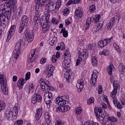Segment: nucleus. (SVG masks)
I'll return each mask as SVG.
<instances>
[{"mask_svg": "<svg viewBox=\"0 0 125 125\" xmlns=\"http://www.w3.org/2000/svg\"><path fill=\"white\" fill-rule=\"evenodd\" d=\"M4 75L3 74L0 75V84L3 83L1 85V88L2 89V92L4 94V95H7L8 94V88H7V83L4 82Z\"/></svg>", "mask_w": 125, "mask_h": 125, "instance_id": "1", "label": "nucleus"}, {"mask_svg": "<svg viewBox=\"0 0 125 125\" xmlns=\"http://www.w3.org/2000/svg\"><path fill=\"white\" fill-rule=\"evenodd\" d=\"M45 20L46 21L44 22H43L42 27L43 29V31H44L43 33H46L49 30V28H50V25L48 24V23H49V18L50 17V14L49 13H47L46 14H45Z\"/></svg>", "mask_w": 125, "mask_h": 125, "instance_id": "2", "label": "nucleus"}, {"mask_svg": "<svg viewBox=\"0 0 125 125\" xmlns=\"http://www.w3.org/2000/svg\"><path fill=\"white\" fill-rule=\"evenodd\" d=\"M39 57V54H38V52L36 51V49H32L30 51V52L29 54L28 58V62L29 63H32L33 62V58L34 61L37 59Z\"/></svg>", "mask_w": 125, "mask_h": 125, "instance_id": "3", "label": "nucleus"}, {"mask_svg": "<svg viewBox=\"0 0 125 125\" xmlns=\"http://www.w3.org/2000/svg\"><path fill=\"white\" fill-rule=\"evenodd\" d=\"M21 41H19L16 43V45L15 47V49L13 51V55L14 58L15 59H18V57H19V54H20V48H21Z\"/></svg>", "mask_w": 125, "mask_h": 125, "instance_id": "4", "label": "nucleus"}, {"mask_svg": "<svg viewBox=\"0 0 125 125\" xmlns=\"http://www.w3.org/2000/svg\"><path fill=\"white\" fill-rule=\"evenodd\" d=\"M25 37L27 39L28 42H32L34 41V33L33 32L30 31V29L27 28L24 32Z\"/></svg>", "mask_w": 125, "mask_h": 125, "instance_id": "5", "label": "nucleus"}, {"mask_svg": "<svg viewBox=\"0 0 125 125\" xmlns=\"http://www.w3.org/2000/svg\"><path fill=\"white\" fill-rule=\"evenodd\" d=\"M53 99V95H52V93L49 92L48 96L44 98V101L45 102L47 108H50V106L52 105Z\"/></svg>", "mask_w": 125, "mask_h": 125, "instance_id": "6", "label": "nucleus"}, {"mask_svg": "<svg viewBox=\"0 0 125 125\" xmlns=\"http://www.w3.org/2000/svg\"><path fill=\"white\" fill-rule=\"evenodd\" d=\"M42 100V97L40 94H35L33 95L32 99V103L38 105L39 103H41Z\"/></svg>", "mask_w": 125, "mask_h": 125, "instance_id": "7", "label": "nucleus"}, {"mask_svg": "<svg viewBox=\"0 0 125 125\" xmlns=\"http://www.w3.org/2000/svg\"><path fill=\"white\" fill-rule=\"evenodd\" d=\"M97 74H98V72L97 70L93 71L90 81L92 86H95L96 83H97Z\"/></svg>", "mask_w": 125, "mask_h": 125, "instance_id": "8", "label": "nucleus"}, {"mask_svg": "<svg viewBox=\"0 0 125 125\" xmlns=\"http://www.w3.org/2000/svg\"><path fill=\"white\" fill-rule=\"evenodd\" d=\"M113 40V37H111L110 38H104L102 39V41L98 42V44L100 47H104L108 43H110L111 42V41Z\"/></svg>", "mask_w": 125, "mask_h": 125, "instance_id": "9", "label": "nucleus"}, {"mask_svg": "<svg viewBox=\"0 0 125 125\" xmlns=\"http://www.w3.org/2000/svg\"><path fill=\"white\" fill-rule=\"evenodd\" d=\"M55 104H57L59 106H65L66 105V100L64 98V97H57L55 100Z\"/></svg>", "mask_w": 125, "mask_h": 125, "instance_id": "10", "label": "nucleus"}, {"mask_svg": "<svg viewBox=\"0 0 125 125\" xmlns=\"http://www.w3.org/2000/svg\"><path fill=\"white\" fill-rule=\"evenodd\" d=\"M16 30V25H13L11 26L10 30L8 31L9 33L7 37L6 42H8V41L10 40L11 37H12V36L14 35V33H15Z\"/></svg>", "mask_w": 125, "mask_h": 125, "instance_id": "11", "label": "nucleus"}, {"mask_svg": "<svg viewBox=\"0 0 125 125\" xmlns=\"http://www.w3.org/2000/svg\"><path fill=\"white\" fill-rule=\"evenodd\" d=\"M120 86V83H118V82L115 81L113 83V87L114 89L111 93V96L112 98H114L116 96V94H117V90H118V88Z\"/></svg>", "mask_w": 125, "mask_h": 125, "instance_id": "12", "label": "nucleus"}, {"mask_svg": "<svg viewBox=\"0 0 125 125\" xmlns=\"http://www.w3.org/2000/svg\"><path fill=\"white\" fill-rule=\"evenodd\" d=\"M83 16V12L80 8L76 9L74 12V17L76 19H81Z\"/></svg>", "mask_w": 125, "mask_h": 125, "instance_id": "13", "label": "nucleus"}, {"mask_svg": "<svg viewBox=\"0 0 125 125\" xmlns=\"http://www.w3.org/2000/svg\"><path fill=\"white\" fill-rule=\"evenodd\" d=\"M84 78H82V79H79L78 81V84H77V87L78 90L79 92H81L82 90L83 89V85H84Z\"/></svg>", "mask_w": 125, "mask_h": 125, "instance_id": "14", "label": "nucleus"}, {"mask_svg": "<svg viewBox=\"0 0 125 125\" xmlns=\"http://www.w3.org/2000/svg\"><path fill=\"white\" fill-rule=\"evenodd\" d=\"M42 115V108L40 107L36 110V114L35 115V118L37 121H39L41 119Z\"/></svg>", "mask_w": 125, "mask_h": 125, "instance_id": "15", "label": "nucleus"}, {"mask_svg": "<svg viewBox=\"0 0 125 125\" xmlns=\"http://www.w3.org/2000/svg\"><path fill=\"white\" fill-rule=\"evenodd\" d=\"M28 22H29V18L28 17L25 15L23 16L21 21V24L27 27Z\"/></svg>", "mask_w": 125, "mask_h": 125, "instance_id": "16", "label": "nucleus"}, {"mask_svg": "<svg viewBox=\"0 0 125 125\" xmlns=\"http://www.w3.org/2000/svg\"><path fill=\"white\" fill-rule=\"evenodd\" d=\"M62 66L64 68L70 67L71 66V59H68L67 58H64V61L62 62Z\"/></svg>", "mask_w": 125, "mask_h": 125, "instance_id": "17", "label": "nucleus"}, {"mask_svg": "<svg viewBox=\"0 0 125 125\" xmlns=\"http://www.w3.org/2000/svg\"><path fill=\"white\" fill-rule=\"evenodd\" d=\"M26 83V80L23 78H20L18 81V86L20 89H22L24 86V83Z\"/></svg>", "mask_w": 125, "mask_h": 125, "instance_id": "18", "label": "nucleus"}, {"mask_svg": "<svg viewBox=\"0 0 125 125\" xmlns=\"http://www.w3.org/2000/svg\"><path fill=\"white\" fill-rule=\"evenodd\" d=\"M10 112L11 113L12 117L15 118L18 115V108L17 106H15L13 108L11 109Z\"/></svg>", "mask_w": 125, "mask_h": 125, "instance_id": "19", "label": "nucleus"}, {"mask_svg": "<svg viewBox=\"0 0 125 125\" xmlns=\"http://www.w3.org/2000/svg\"><path fill=\"white\" fill-rule=\"evenodd\" d=\"M23 13V7L20 6L17 10V12L16 13V16H17L18 19H19L21 17V15Z\"/></svg>", "mask_w": 125, "mask_h": 125, "instance_id": "20", "label": "nucleus"}, {"mask_svg": "<svg viewBox=\"0 0 125 125\" xmlns=\"http://www.w3.org/2000/svg\"><path fill=\"white\" fill-rule=\"evenodd\" d=\"M44 118L45 119L47 125H50V124H51V120H50V116L48 113H46L44 114Z\"/></svg>", "mask_w": 125, "mask_h": 125, "instance_id": "21", "label": "nucleus"}, {"mask_svg": "<svg viewBox=\"0 0 125 125\" xmlns=\"http://www.w3.org/2000/svg\"><path fill=\"white\" fill-rule=\"evenodd\" d=\"M39 83H41V87L42 90L43 88H44L46 86V84H47V83L49 82L48 81L43 82V79H41L39 81Z\"/></svg>", "mask_w": 125, "mask_h": 125, "instance_id": "22", "label": "nucleus"}, {"mask_svg": "<svg viewBox=\"0 0 125 125\" xmlns=\"http://www.w3.org/2000/svg\"><path fill=\"white\" fill-rule=\"evenodd\" d=\"M56 6L55 8V12H58L59 10V8L61 7V1L60 0H57L56 2Z\"/></svg>", "mask_w": 125, "mask_h": 125, "instance_id": "23", "label": "nucleus"}, {"mask_svg": "<svg viewBox=\"0 0 125 125\" xmlns=\"http://www.w3.org/2000/svg\"><path fill=\"white\" fill-rule=\"evenodd\" d=\"M91 24V17H88L86 21V25H85V29L87 30L89 29V27H90V25Z\"/></svg>", "mask_w": 125, "mask_h": 125, "instance_id": "24", "label": "nucleus"}, {"mask_svg": "<svg viewBox=\"0 0 125 125\" xmlns=\"http://www.w3.org/2000/svg\"><path fill=\"white\" fill-rule=\"evenodd\" d=\"M53 87L49 85V82H47L46 86L44 88H43L42 90L43 91H45V90H51L52 91H53Z\"/></svg>", "mask_w": 125, "mask_h": 125, "instance_id": "25", "label": "nucleus"}, {"mask_svg": "<svg viewBox=\"0 0 125 125\" xmlns=\"http://www.w3.org/2000/svg\"><path fill=\"white\" fill-rule=\"evenodd\" d=\"M88 56V53L86 51H84L82 53H81V56H80V58L81 59H83L84 60H85L87 58Z\"/></svg>", "mask_w": 125, "mask_h": 125, "instance_id": "26", "label": "nucleus"}, {"mask_svg": "<svg viewBox=\"0 0 125 125\" xmlns=\"http://www.w3.org/2000/svg\"><path fill=\"white\" fill-rule=\"evenodd\" d=\"M113 68H114V65L112 64L107 67V73L110 75L113 73Z\"/></svg>", "mask_w": 125, "mask_h": 125, "instance_id": "27", "label": "nucleus"}, {"mask_svg": "<svg viewBox=\"0 0 125 125\" xmlns=\"http://www.w3.org/2000/svg\"><path fill=\"white\" fill-rule=\"evenodd\" d=\"M60 34H62L64 38H67L68 37V31L66 30V28L65 27L62 28Z\"/></svg>", "mask_w": 125, "mask_h": 125, "instance_id": "28", "label": "nucleus"}, {"mask_svg": "<svg viewBox=\"0 0 125 125\" xmlns=\"http://www.w3.org/2000/svg\"><path fill=\"white\" fill-rule=\"evenodd\" d=\"M9 3L10 5H12V7H13V11L14 12V10L16 9V6H15V5L17 3V1L16 0H10Z\"/></svg>", "mask_w": 125, "mask_h": 125, "instance_id": "29", "label": "nucleus"}, {"mask_svg": "<svg viewBox=\"0 0 125 125\" xmlns=\"http://www.w3.org/2000/svg\"><path fill=\"white\" fill-rule=\"evenodd\" d=\"M100 55H104V56H108L109 55V50L108 49H104L99 53Z\"/></svg>", "mask_w": 125, "mask_h": 125, "instance_id": "30", "label": "nucleus"}, {"mask_svg": "<svg viewBox=\"0 0 125 125\" xmlns=\"http://www.w3.org/2000/svg\"><path fill=\"white\" fill-rule=\"evenodd\" d=\"M46 0H37L36 4L40 6H43Z\"/></svg>", "mask_w": 125, "mask_h": 125, "instance_id": "31", "label": "nucleus"}, {"mask_svg": "<svg viewBox=\"0 0 125 125\" xmlns=\"http://www.w3.org/2000/svg\"><path fill=\"white\" fill-rule=\"evenodd\" d=\"M5 108V103L1 100H0V112H1Z\"/></svg>", "mask_w": 125, "mask_h": 125, "instance_id": "32", "label": "nucleus"}, {"mask_svg": "<svg viewBox=\"0 0 125 125\" xmlns=\"http://www.w3.org/2000/svg\"><path fill=\"white\" fill-rule=\"evenodd\" d=\"M54 71V68L49 67V71L48 72L47 75H46L47 78H50L52 76L53 71Z\"/></svg>", "mask_w": 125, "mask_h": 125, "instance_id": "33", "label": "nucleus"}, {"mask_svg": "<svg viewBox=\"0 0 125 125\" xmlns=\"http://www.w3.org/2000/svg\"><path fill=\"white\" fill-rule=\"evenodd\" d=\"M98 61L97 58L95 56L92 58V64L93 66H97Z\"/></svg>", "mask_w": 125, "mask_h": 125, "instance_id": "34", "label": "nucleus"}, {"mask_svg": "<svg viewBox=\"0 0 125 125\" xmlns=\"http://www.w3.org/2000/svg\"><path fill=\"white\" fill-rule=\"evenodd\" d=\"M64 55V58H67V59L71 60V54H70V52H69V51H65Z\"/></svg>", "mask_w": 125, "mask_h": 125, "instance_id": "35", "label": "nucleus"}, {"mask_svg": "<svg viewBox=\"0 0 125 125\" xmlns=\"http://www.w3.org/2000/svg\"><path fill=\"white\" fill-rule=\"evenodd\" d=\"M82 111H83V109L82 108V107H77L75 109V114L76 115H81V114H82Z\"/></svg>", "mask_w": 125, "mask_h": 125, "instance_id": "36", "label": "nucleus"}, {"mask_svg": "<svg viewBox=\"0 0 125 125\" xmlns=\"http://www.w3.org/2000/svg\"><path fill=\"white\" fill-rule=\"evenodd\" d=\"M113 102L115 105L117 106V107L118 109H122L123 108V106H122V105H121V104H120V103L119 102H117V101L113 100Z\"/></svg>", "mask_w": 125, "mask_h": 125, "instance_id": "37", "label": "nucleus"}, {"mask_svg": "<svg viewBox=\"0 0 125 125\" xmlns=\"http://www.w3.org/2000/svg\"><path fill=\"white\" fill-rule=\"evenodd\" d=\"M41 7H42V6L36 4L35 8V15H39L40 13V8H41Z\"/></svg>", "mask_w": 125, "mask_h": 125, "instance_id": "38", "label": "nucleus"}, {"mask_svg": "<svg viewBox=\"0 0 125 125\" xmlns=\"http://www.w3.org/2000/svg\"><path fill=\"white\" fill-rule=\"evenodd\" d=\"M108 121H110V122H112V123H117L118 122V119L113 116H110L108 117Z\"/></svg>", "mask_w": 125, "mask_h": 125, "instance_id": "39", "label": "nucleus"}, {"mask_svg": "<svg viewBox=\"0 0 125 125\" xmlns=\"http://www.w3.org/2000/svg\"><path fill=\"white\" fill-rule=\"evenodd\" d=\"M5 116L6 117L7 119H9V118L12 117V114H11V112L10 111H6L5 112Z\"/></svg>", "mask_w": 125, "mask_h": 125, "instance_id": "40", "label": "nucleus"}, {"mask_svg": "<svg viewBox=\"0 0 125 125\" xmlns=\"http://www.w3.org/2000/svg\"><path fill=\"white\" fill-rule=\"evenodd\" d=\"M99 30H100L99 29V27L98 26V25H96L92 29V31L93 32V33H97V32H98V31H99Z\"/></svg>", "mask_w": 125, "mask_h": 125, "instance_id": "41", "label": "nucleus"}, {"mask_svg": "<svg viewBox=\"0 0 125 125\" xmlns=\"http://www.w3.org/2000/svg\"><path fill=\"white\" fill-rule=\"evenodd\" d=\"M100 17H101V16L100 15H96L95 18H94V22L95 23H97L98 22H99Z\"/></svg>", "mask_w": 125, "mask_h": 125, "instance_id": "42", "label": "nucleus"}, {"mask_svg": "<svg viewBox=\"0 0 125 125\" xmlns=\"http://www.w3.org/2000/svg\"><path fill=\"white\" fill-rule=\"evenodd\" d=\"M113 47L114 49L116 50L118 52H121V50H120V47L116 43H113Z\"/></svg>", "mask_w": 125, "mask_h": 125, "instance_id": "43", "label": "nucleus"}, {"mask_svg": "<svg viewBox=\"0 0 125 125\" xmlns=\"http://www.w3.org/2000/svg\"><path fill=\"white\" fill-rule=\"evenodd\" d=\"M99 111H98V107H95L94 108V113L96 116V117L99 119V118H100V115L98 114Z\"/></svg>", "mask_w": 125, "mask_h": 125, "instance_id": "44", "label": "nucleus"}, {"mask_svg": "<svg viewBox=\"0 0 125 125\" xmlns=\"http://www.w3.org/2000/svg\"><path fill=\"white\" fill-rule=\"evenodd\" d=\"M62 112H65L66 111H69V110H70V107L68 105H64L63 106H62Z\"/></svg>", "mask_w": 125, "mask_h": 125, "instance_id": "45", "label": "nucleus"}, {"mask_svg": "<svg viewBox=\"0 0 125 125\" xmlns=\"http://www.w3.org/2000/svg\"><path fill=\"white\" fill-rule=\"evenodd\" d=\"M89 10L90 12H94L96 10V7L94 5H92L89 7Z\"/></svg>", "mask_w": 125, "mask_h": 125, "instance_id": "46", "label": "nucleus"}, {"mask_svg": "<svg viewBox=\"0 0 125 125\" xmlns=\"http://www.w3.org/2000/svg\"><path fill=\"white\" fill-rule=\"evenodd\" d=\"M48 10L49 12H53V11H55V8L54 6H53V5H51L48 6Z\"/></svg>", "mask_w": 125, "mask_h": 125, "instance_id": "47", "label": "nucleus"}, {"mask_svg": "<svg viewBox=\"0 0 125 125\" xmlns=\"http://www.w3.org/2000/svg\"><path fill=\"white\" fill-rule=\"evenodd\" d=\"M26 27L27 26L23 25L22 24H20L19 29V33H20V34H21V33H22V31H23L24 28H26Z\"/></svg>", "mask_w": 125, "mask_h": 125, "instance_id": "48", "label": "nucleus"}, {"mask_svg": "<svg viewBox=\"0 0 125 125\" xmlns=\"http://www.w3.org/2000/svg\"><path fill=\"white\" fill-rule=\"evenodd\" d=\"M23 125V120H17L14 123V125Z\"/></svg>", "mask_w": 125, "mask_h": 125, "instance_id": "49", "label": "nucleus"}, {"mask_svg": "<svg viewBox=\"0 0 125 125\" xmlns=\"http://www.w3.org/2000/svg\"><path fill=\"white\" fill-rule=\"evenodd\" d=\"M33 21H34V22H35V23H37V24H38V23H39V22L40 21L39 20V15H36L34 16Z\"/></svg>", "mask_w": 125, "mask_h": 125, "instance_id": "50", "label": "nucleus"}, {"mask_svg": "<svg viewBox=\"0 0 125 125\" xmlns=\"http://www.w3.org/2000/svg\"><path fill=\"white\" fill-rule=\"evenodd\" d=\"M30 78H31V72H28L25 74V81H28V80H30Z\"/></svg>", "mask_w": 125, "mask_h": 125, "instance_id": "51", "label": "nucleus"}, {"mask_svg": "<svg viewBox=\"0 0 125 125\" xmlns=\"http://www.w3.org/2000/svg\"><path fill=\"white\" fill-rule=\"evenodd\" d=\"M94 99L93 98H90L87 101V103L89 105H90V104H92V103H94Z\"/></svg>", "mask_w": 125, "mask_h": 125, "instance_id": "52", "label": "nucleus"}, {"mask_svg": "<svg viewBox=\"0 0 125 125\" xmlns=\"http://www.w3.org/2000/svg\"><path fill=\"white\" fill-rule=\"evenodd\" d=\"M70 13V11H69V9L66 8L63 11V15L64 16H67L68 14Z\"/></svg>", "mask_w": 125, "mask_h": 125, "instance_id": "53", "label": "nucleus"}, {"mask_svg": "<svg viewBox=\"0 0 125 125\" xmlns=\"http://www.w3.org/2000/svg\"><path fill=\"white\" fill-rule=\"evenodd\" d=\"M113 26H114L113 24H112L110 22H109L108 24L106 25V27L108 30H111L112 28H113Z\"/></svg>", "mask_w": 125, "mask_h": 125, "instance_id": "54", "label": "nucleus"}, {"mask_svg": "<svg viewBox=\"0 0 125 125\" xmlns=\"http://www.w3.org/2000/svg\"><path fill=\"white\" fill-rule=\"evenodd\" d=\"M60 47L61 48V50H64L65 49V44L63 42H60Z\"/></svg>", "mask_w": 125, "mask_h": 125, "instance_id": "55", "label": "nucleus"}, {"mask_svg": "<svg viewBox=\"0 0 125 125\" xmlns=\"http://www.w3.org/2000/svg\"><path fill=\"white\" fill-rule=\"evenodd\" d=\"M115 21H116V18L113 17L111 18L109 21V23H110V24H112V25H114L115 24Z\"/></svg>", "mask_w": 125, "mask_h": 125, "instance_id": "56", "label": "nucleus"}, {"mask_svg": "<svg viewBox=\"0 0 125 125\" xmlns=\"http://www.w3.org/2000/svg\"><path fill=\"white\" fill-rule=\"evenodd\" d=\"M103 89H102V86L99 85L98 89V92L99 94H101L102 93Z\"/></svg>", "mask_w": 125, "mask_h": 125, "instance_id": "57", "label": "nucleus"}, {"mask_svg": "<svg viewBox=\"0 0 125 125\" xmlns=\"http://www.w3.org/2000/svg\"><path fill=\"white\" fill-rule=\"evenodd\" d=\"M57 57H56V56L55 55H53L52 57V61L53 63H55L57 60Z\"/></svg>", "mask_w": 125, "mask_h": 125, "instance_id": "58", "label": "nucleus"}, {"mask_svg": "<svg viewBox=\"0 0 125 125\" xmlns=\"http://www.w3.org/2000/svg\"><path fill=\"white\" fill-rule=\"evenodd\" d=\"M59 22V21L55 19V18L52 19V23L53 24H58Z\"/></svg>", "mask_w": 125, "mask_h": 125, "instance_id": "59", "label": "nucleus"}, {"mask_svg": "<svg viewBox=\"0 0 125 125\" xmlns=\"http://www.w3.org/2000/svg\"><path fill=\"white\" fill-rule=\"evenodd\" d=\"M46 62V59L43 58L40 60V64H44Z\"/></svg>", "mask_w": 125, "mask_h": 125, "instance_id": "60", "label": "nucleus"}, {"mask_svg": "<svg viewBox=\"0 0 125 125\" xmlns=\"http://www.w3.org/2000/svg\"><path fill=\"white\" fill-rule=\"evenodd\" d=\"M87 48L90 50L94 49V46L92 44H89L87 45Z\"/></svg>", "mask_w": 125, "mask_h": 125, "instance_id": "61", "label": "nucleus"}, {"mask_svg": "<svg viewBox=\"0 0 125 125\" xmlns=\"http://www.w3.org/2000/svg\"><path fill=\"white\" fill-rule=\"evenodd\" d=\"M28 87L30 90H32V89H35V87L34 86V84H33V83L30 84L29 86H28Z\"/></svg>", "mask_w": 125, "mask_h": 125, "instance_id": "62", "label": "nucleus"}, {"mask_svg": "<svg viewBox=\"0 0 125 125\" xmlns=\"http://www.w3.org/2000/svg\"><path fill=\"white\" fill-rule=\"evenodd\" d=\"M24 90L26 92V93H27L28 94H29V93L31 92V90H30V89L29 88V87L28 86L25 87Z\"/></svg>", "mask_w": 125, "mask_h": 125, "instance_id": "63", "label": "nucleus"}, {"mask_svg": "<svg viewBox=\"0 0 125 125\" xmlns=\"http://www.w3.org/2000/svg\"><path fill=\"white\" fill-rule=\"evenodd\" d=\"M56 125H63V124L61 120H59L56 122Z\"/></svg>", "mask_w": 125, "mask_h": 125, "instance_id": "64", "label": "nucleus"}]
</instances>
